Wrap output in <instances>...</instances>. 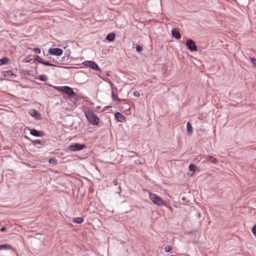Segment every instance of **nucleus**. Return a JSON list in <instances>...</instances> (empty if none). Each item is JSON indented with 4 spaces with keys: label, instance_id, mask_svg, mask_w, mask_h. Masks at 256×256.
I'll return each instance as SVG.
<instances>
[{
    "label": "nucleus",
    "instance_id": "nucleus-9",
    "mask_svg": "<svg viewBox=\"0 0 256 256\" xmlns=\"http://www.w3.org/2000/svg\"><path fill=\"white\" fill-rule=\"evenodd\" d=\"M4 76L7 78L12 80L16 77V74H14L13 72L11 70L2 72Z\"/></svg>",
    "mask_w": 256,
    "mask_h": 256
},
{
    "label": "nucleus",
    "instance_id": "nucleus-13",
    "mask_svg": "<svg viewBox=\"0 0 256 256\" xmlns=\"http://www.w3.org/2000/svg\"><path fill=\"white\" fill-rule=\"evenodd\" d=\"M115 36V34L112 32L106 36V39L108 42H113L114 40Z\"/></svg>",
    "mask_w": 256,
    "mask_h": 256
},
{
    "label": "nucleus",
    "instance_id": "nucleus-30",
    "mask_svg": "<svg viewBox=\"0 0 256 256\" xmlns=\"http://www.w3.org/2000/svg\"><path fill=\"white\" fill-rule=\"evenodd\" d=\"M33 50L34 51V52H36V54H40V52H41L40 48H34Z\"/></svg>",
    "mask_w": 256,
    "mask_h": 256
},
{
    "label": "nucleus",
    "instance_id": "nucleus-26",
    "mask_svg": "<svg viewBox=\"0 0 256 256\" xmlns=\"http://www.w3.org/2000/svg\"><path fill=\"white\" fill-rule=\"evenodd\" d=\"M136 50L137 52H140L142 50L143 48L138 44H137L136 46Z\"/></svg>",
    "mask_w": 256,
    "mask_h": 256
},
{
    "label": "nucleus",
    "instance_id": "nucleus-19",
    "mask_svg": "<svg viewBox=\"0 0 256 256\" xmlns=\"http://www.w3.org/2000/svg\"><path fill=\"white\" fill-rule=\"evenodd\" d=\"M72 222L76 224H82L84 222V219L82 218H74Z\"/></svg>",
    "mask_w": 256,
    "mask_h": 256
},
{
    "label": "nucleus",
    "instance_id": "nucleus-2",
    "mask_svg": "<svg viewBox=\"0 0 256 256\" xmlns=\"http://www.w3.org/2000/svg\"><path fill=\"white\" fill-rule=\"evenodd\" d=\"M84 112L85 116L90 124L93 125H98L99 124L100 119L92 110L87 108L84 111Z\"/></svg>",
    "mask_w": 256,
    "mask_h": 256
},
{
    "label": "nucleus",
    "instance_id": "nucleus-35",
    "mask_svg": "<svg viewBox=\"0 0 256 256\" xmlns=\"http://www.w3.org/2000/svg\"><path fill=\"white\" fill-rule=\"evenodd\" d=\"M70 52V50L69 49L67 50L65 52V54H68V58Z\"/></svg>",
    "mask_w": 256,
    "mask_h": 256
},
{
    "label": "nucleus",
    "instance_id": "nucleus-8",
    "mask_svg": "<svg viewBox=\"0 0 256 256\" xmlns=\"http://www.w3.org/2000/svg\"><path fill=\"white\" fill-rule=\"evenodd\" d=\"M30 134L32 136L36 137H42L45 135V133L43 131H38L35 128L30 130Z\"/></svg>",
    "mask_w": 256,
    "mask_h": 256
},
{
    "label": "nucleus",
    "instance_id": "nucleus-1",
    "mask_svg": "<svg viewBox=\"0 0 256 256\" xmlns=\"http://www.w3.org/2000/svg\"><path fill=\"white\" fill-rule=\"evenodd\" d=\"M54 88L58 91L62 92L68 95V98L71 102L75 104L78 100V96L74 92L73 89L68 86H54Z\"/></svg>",
    "mask_w": 256,
    "mask_h": 256
},
{
    "label": "nucleus",
    "instance_id": "nucleus-3",
    "mask_svg": "<svg viewBox=\"0 0 256 256\" xmlns=\"http://www.w3.org/2000/svg\"><path fill=\"white\" fill-rule=\"evenodd\" d=\"M150 199L158 206L165 205L164 202L162 199L155 194L150 193L149 194Z\"/></svg>",
    "mask_w": 256,
    "mask_h": 256
},
{
    "label": "nucleus",
    "instance_id": "nucleus-10",
    "mask_svg": "<svg viewBox=\"0 0 256 256\" xmlns=\"http://www.w3.org/2000/svg\"><path fill=\"white\" fill-rule=\"evenodd\" d=\"M172 34L173 37L176 39H180L181 38V34L178 28H174L172 30Z\"/></svg>",
    "mask_w": 256,
    "mask_h": 256
},
{
    "label": "nucleus",
    "instance_id": "nucleus-37",
    "mask_svg": "<svg viewBox=\"0 0 256 256\" xmlns=\"http://www.w3.org/2000/svg\"><path fill=\"white\" fill-rule=\"evenodd\" d=\"M255 237H256V236H255Z\"/></svg>",
    "mask_w": 256,
    "mask_h": 256
},
{
    "label": "nucleus",
    "instance_id": "nucleus-17",
    "mask_svg": "<svg viewBox=\"0 0 256 256\" xmlns=\"http://www.w3.org/2000/svg\"><path fill=\"white\" fill-rule=\"evenodd\" d=\"M32 142L34 144H41L42 146H44V145H45L46 142H45V140L42 141L40 140H32Z\"/></svg>",
    "mask_w": 256,
    "mask_h": 256
},
{
    "label": "nucleus",
    "instance_id": "nucleus-20",
    "mask_svg": "<svg viewBox=\"0 0 256 256\" xmlns=\"http://www.w3.org/2000/svg\"><path fill=\"white\" fill-rule=\"evenodd\" d=\"M42 64H43L45 66H57L56 64H51V63H50V62H49L48 61H45L44 60H43Z\"/></svg>",
    "mask_w": 256,
    "mask_h": 256
},
{
    "label": "nucleus",
    "instance_id": "nucleus-32",
    "mask_svg": "<svg viewBox=\"0 0 256 256\" xmlns=\"http://www.w3.org/2000/svg\"><path fill=\"white\" fill-rule=\"evenodd\" d=\"M0 230L1 232H4L6 230V227L3 226L0 228Z\"/></svg>",
    "mask_w": 256,
    "mask_h": 256
},
{
    "label": "nucleus",
    "instance_id": "nucleus-7",
    "mask_svg": "<svg viewBox=\"0 0 256 256\" xmlns=\"http://www.w3.org/2000/svg\"><path fill=\"white\" fill-rule=\"evenodd\" d=\"M62 53V50L60 48H50L48 50V54H49L56 56H60Z\"/></svg>",
    "mask_w": 256,
    "mask_h": 256
},
{
    "label": "nucleus",
    "instance_id": "nucleus-33",
    "mask_svg": "<svg viewBox=\"0 0 256 256\" xmlns=\"http://www.w3.org/2000/svg\"><path fill=\"white\" fill-rule=\"evenodd\" d=\"M113 184L116 186L118 184V182L116 179L113 180Z\"/></svg>",
    "mask_w": 256,
    "mask_h": 256
},
{
    "label": "nucleus",
    "instance_id": "nucleus-11",
    "mask_svg": "<svg viewBox=\"0 0 256 256\" xmlns=\"http://www.w3.org/2000/svg\"><path fill=\"white\" fill-rule=\"evenodd\" d=\"M116 120L120 122H123L125 120V117L119 112H116L114 114Z\"/></svg>",
    "mask_w": 256,
    "mask_h": 256
},
{
    "label": "nucleus",
    "instance_id": "nucleus-36",
    "mask_svg": "<svg viewBox=\"0 0 256 256\" xmlns=\"http://www.w3.org/2000/svg\"><path fill=\"white\" fill-rule=\"evenodd\" d=\"M80 74H77L75 75L76 76H79V75Z\"/></svg>",
    "mask_w": 256,
    "mask_h": 256
},
{
    "label": "nucleus",
    "instance_id": "nucleus-6",
    "mask_svg": "<svg viewBox=\"0 0 256 256\" xmlns=\"http://www.w3.org/2000/svg\"><path fill=\"white\" fill-rule=\"evenodd\" d=\"M84 64L86 67H90L94 70L100 71L98 65L94 61L86 60L84 62Z\"/></svg>",
    "mask_w": 256,
    "mask_h": 256
},
{
    "label": "nucleus",
    "instance_id": "nucleus-18",
    "mask_svg": "<svg viewBox=\"0 0 256 256\" xmlns=\"http://www.w3.org/2000/svg\"><path fill=\"white\" fill-rule=\"evenodd\" d=\"M8 61L9 59L6 57H4L0 59V66L8 64Z\"/></svg>",
    "mask_w": 256,
    "mask_h": 256
},
{
    "label": "nucleus",
    "instance_id": "nucleus-4",
    "mask_svg": "<svg viewBox=\"0 0 256 256\" xmlns=\"http://www.w3.org/2000/svg\"><path fill=\"white\" fill-rule=\"evenodd\" d=\"M86 148V146L84 144H80L76 143L70 145L68 147V150L72 152H76L78 150H82L84 148Z\"/></svg>",
    "mask_w": 256,
    "mask_h": 256
},
{
    "label": "nucleus",
    "instance_id": "nucleus-28",
    "mask_svg": "<svg viewBox=\"0 0 256 256\" xmlns=\"http://www.w3.org/2000/svg\"><path fill=\"white\" fill-rule=\"evenodd\" d=\"M172 250V247L170 246H168L164 248V250L166 252H170Z\"/></svg>",
    "mask_w": 256,
    "mask_h": 256
},
{
    "label": "nucleus",
    "instance_id": "nucleus-15",
    "mask_svg": "<svg viewBox=\"0 0 256 256\" xmlns=\"http://www.w3.org/2000/svg\"><path fill=\"white\" fill-rule=\"evenodd\" d=\"M186 130L187 134L188 135H190L192 132V124L190 122H188L186 124Z\"/></svg>",
    "mask_w": 256,
    "mask_h": 256
},
{
    "label": "nucleus",
    "instance_id": "nucleus-25",
    "mask_svg": "<svg viewBox=\"0 0 256 256\" xmlns=\"http://www.w3.org/2000/svg\"><path fill=\"white\" fill-rule=\"evenodd\" d=\"M49 163L53 164H57V160L54 158H51L49 160Z\"/></svg>",
    "mask_w": 256,
    "mask_h": 256
},
{
    "label": "nucleus",
    "instance_id": "nucleus-29",
    "mask_svg": "<svg viewBox=\"0 0 256 256\" xmlns=\"http://www.w3.org/2000/svg\"><path fill=\"white\" fill-rule=\"evenodd\" d=\"M252 230L254 235L256 236V224L252 228Z\"/></svg>",
    "mask_w": 256,
    "mask_h": 256
},
{
    "label": "nucleus",
    "instance_id": "nucleus-14",
    "mask_svg": "<svg viewBox=\"0 0 256 256\" xmlns=\"http://www.w3.org/2000/svg\"><path fill=\"white\" fill-rule=\"evenodd\" d=\"M13 250L12 247L9 244H5L0 245V250Z\"/></svg>",
    "mask_w": 256,
    "mask_h": 256
},
{
    "label": "nucleus",
    "instance_id": "nucleus-23",
    "mask_svg": "<svg viewBox=\"0 0 256 256\" xmlns=\"http://www.w3.org/2000/svg\"><path fill=\"white\" fill-rule=\"evenodd\" d=\"M196 166L193 164H190L189 166V170L190 171L194 173L195 172L196 170Z\"/></svg>",
    "mask_w": 256,
    "mask_h": 256
},
{
    "label": "nucleus",
    "instance_id": "nucleus-31",
    "mask_svg": "<svg viewBox=\"0 0 256 256\" xmlns=\"http://www.w3.org/2000/svg\"><path fill=\"white\" fill-rule=\"evenodd\" d=\"M134 95L135 96L138 97L140 96V93L138 92H134Z\"/></svg>",
    "mask_w": 256,
    "mask_h": 256
},
{
    "label": "nucleus",
    "instance_id": "nucleus-24",
    "mask_svg": "<svg viewBox=\"0 0 256 256\" xmlns=\"http://www.w3.org/2000/svg\"><path fill=\"white\" fill-rule=\"evenodd\" d=\"M39 79L42 82H46L48 80V78L46 76L43 74L40 75L39 77Z\"/></svg>",
    "mask_w": 256,
    "mask_h": 256
},
{
    "label": "nucleus",
    "instance_id": "nucleus-27",
    "mask_svg": "<svg viewBox=\"0 0 256 256\" xmlns=\"http://www.w3.org/2000/svg\"><path fill=\"white\" fill-rule=\"evenodd\" d=\"M250 59L252 63L254 65L256 66V59L253 56H250Z\"/></svg>",
    "mask_w": 256,
    "mask_h": 256
},
{
    "label": "nucleus",
    "instance_id": "nucleus-34",
    "mask_svg": "<svg viewBox=\"0 0 256 256\" xmlns=\"http://www.w3.org/2000/svg\"><path fill=\"white\" fill-rule=\"evenodd\" d=\"M49 58L52 62H57L56 60H55L54 58H52L51 56H50Z\"/></svg>",
    "mask_w": 256,
    "mask_h": 256
},
{
    "label": "nucleus",
    "instance_id": "nucleus-5",
    "mask_svg": "<svg viewBox=\"0 0 256 256\" xmlns=\"http://www.w3.org/2000/svg\"><path fill=\"white\" fill-rule=\"evenodd\" d=\"M186 44L190 52H196L198 50L197 46L195 42L192 39H188L186 41Z\"/></svg>",
    "mask_w": 256,
    "mask_h": 256
},
{
    "label": "nucleus",
    "instance_id": "nucleus-21",
    "mask_svg": "<svg viewBox=\"0 0 256 256\" xmlns=\"http://www.w3.org/2000/svg\"><path fill=\"white\" fill-rule=\"evenodd\" d=\"M112 100L114 101H115V102H120L121 101V100L118 98L117 97V96L116 94H114L113 92L112 94Z\"/></svg>",
    "mask_w": 256,
    "mask_h": 256
},
{
    "label": "nucleus",
    "instance_id": "nucleus-22",
    "mask_svg": "<svg viewBox=\"0 0 256 256\" xmlns=\"http://www.w3.org/2000/svg\"><path fill=\"white\" fill-rule=\"evenodd\" d=\"M34 60L35 61H36L40 64H42L44 60L43 59H42L38 55H36L34 56Z\"/></svg>",
    "mask_w": 256,
    "mask_h": 256
},
{
    "label": "nucleus",
    "instance_id": "nucleus-12",
    "mask_svg": "<svg viewBox=\"0 0 256 256\" xmlns=\"http://www.w3.org/2000/svg\"><path fill=\"white\" fill-rule=\"evenodd\" d=\"M30 114L32 116L35 118L36 120H38L40 118V113L36 110L35 109L31 110V112Z\"/></svg>",
    "mask_w": 256,
    "mask_h": 256
},
{
    "label": "nucleus",
    "instance_id": "nucleus-16",
    "mask_svg": "<svg viewBox=\"0 0 256 256\" xmlns=\"http://www.w3.org/2000/svg\"><path fill=\"white\" fill-rule=\"evenodd\" d=\"M206 160L209 162H211L213 164H215L216 163V162H217V160L216 158H214L213 156H206Z\"/></svg>",
    "mask_w": 256,
    "mask_h": 256
}]
</instances>
